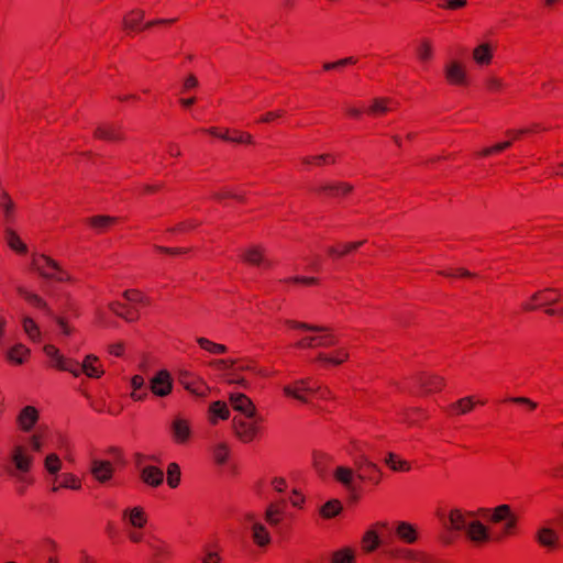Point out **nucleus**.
<instances>
[{"mask_svg": "<svg viewBox=\"0 0 563 563\" xmlns=\"http://www.w3.org/2000/svg\"><path fill=\"white\" fill-rule=\"evenodd\" d=\"M145 11L142 9H133L126 12L122 20V30L126 35H135L146 30Z\"/></svg>", "mask_w": 563, "mask_h": 563, "instance_id": "obj_14", "label": "nucleus"}, {"mask_svg": "<svg viewBox=\"0 0 563 563\" xmlns=\"http://www.w3.org/2000/svg\"><path fill=\"white\" fill-rule=\"evenodd\" d=\"M109 310L117 317L122 318L126 322H136L140 319V312L136 308L120 301L109 303Z\"/></svg>", "mask_w": 563, "mask_h": 563, "instance_id": "obj_34", "label": "nucleus"}, {"mask_svg": "<svg viewBox=\"0 0 563 563\" xmlns=\"http://www.w3.org/2000/svg\"><path fill=\"white\" fill-rule=\"evenodd\" d=\"M262 422L263 418L257 415L254 418L234 417L232 419L234 435L243 443H251L261 434Z\"/></svg>", "mask_w": 563, "mask_h": 563, "instance_id": "obj_7", "label": "nucleus"}, {"mask_svg": "<svg viewBox=\"0 0 563 563\" xmlns=\"http://www.w3.org/2000/svg\"><path fill=\"white\" fill-rule=\"evenodd\" d=\"M356 63H357V58L350 56V57L341 58L335 62H327L322 65V69L324 71L340 70L346 66L355 65Z\"/></svg>", "mask_w": 563, "mask_h": 563, "instance_id": "obj_61", "label": "nucleus"}, {"mask_svg": "<svg viewBox=\"0 0 563 563\" xmlns=\"http://www.w3.org/2000/svg\"><path fill=\"white\" fill-rule=\"evenodd\" d=\"M122 296L126 301L131 303H135L142 307H147L151 305L150 297L139 289H126Z\"/></svg>", "mask_w": 563, "mask_h": 563, "instance_id": "obj_49", "label": "nucleus"}, {"mask_svg": "<svg viewBox=\"0 0 563 563\" xmlns=\"http://www.w3.org/2000/svg\"><path fill=\"white\" fill-rule=\"evenodd\" d=\"M12 462L19 471L26 473L32 467L33 457L26 454L24 446L16 445L12 451Z\"/></svg>", "mask_w": 563, "mask_h": 563, "instance_id": "obj_39", "label": "nucleus"}, {"mask_svg": "<svg viewBox=\"0 0 563 563\" xmlns=\"http://www.w3.org/2000/svg\"><path fill=\"white\" fill-rule=\"evenodd\" d=\"M365 240L353 242H339L327 247L325 253L333 261L341 260L350 254L355 253L365 244Z\"/></svg>", "mask_w": 563, "mask_h": 563, "instance_id": "obj_23", "label": "nucleus"}, {"mask_svg": "<svg viewBox=\"0 0 563 563\" xmlns=\"http://www.w3.org/2000/svg\"><path fill=\"white\" fill-rule=\"evenodd\" d=\"M230 454V449L227 443H219L213 449V459L214 462L219 465H223L227 463Z\"/></svg>", "mask_w": 563, "mask_h": 563, "instance_id": "obj_64", "label": "nucleus"}, {"mask_svg": "<svg viewBox=\"0 0 563 563\" xmlns=\"http://www.w3.org/2000/svg\"><path fill=\"white\" fill-rule=\"evenodd\" d=\"M178 382L186 390L196 396L203 397L207 395L208 386L191 373H180Z\"/></svg>", "mask_w": 563, "mask_h": 563, "instance_id": "obj_26", "label": "nucleus"}, {"mask_svg": "<svg viewBox=\"0 0 563 563\" xmlns=\"http://www.w3.org/2000/svg\"><path fill=\"white\" fill-rule=\"evenodd\" d=\"M222 141L235 144H254V139L249 132L225 128Z\"/></svg>", "mask_w": 563, "mask_h": 563, "instance_id": "obj_43", "label": "nucleus"}, {"mask_svg": "<svg viewBox=\"0 0 563 563\" xmlns=\"http://www.w3.org/2000/svg\"><path fill=\"white\" fill-rule=\"evenodd\" d=\"M343 510L342 503L339 499H331L324 503L319 514L323 519H332Z\"/></svg>", "mask_w": 563, "mask_h": 563, "instance_id": "obj_48", "label": "nucleus"}, {"mask_svg": "<svg viewBox=\"0 0 563 563\" xmlns=\"http://www.w3.org/2000/svg\"><path fill=\"white\" fill-rule=\"evenodd\" d=\"M90 473L97 482L104 484L113 477L114 467L109 461L93 460L91 462Z\"/></svg>", "mask_w": 563, "mask_h": 563, "instance_id": "obj_29", "label": "nucleus"}, {"mask_svg": "<svg viewBox=\"0 0 563 563\" xmlns=\"http://www.w3.org/2000/svg\"><path fill=\"white\" fill-rule=\"evenodd\" d=\"M466 534L470 540L477 542L478 544L489 541L487 527L478 520H474L468 525Z\"/></svg>", "mask_w": 563, "mask_h": 563, "instance_id": "obj_40", "label": "nucleus"}, {"mask_svg": "<svg viewBox=\"0 0 563 563\" xmlns=\"http://www.w3.org/2000/svg\"><path fill=\"white\" fill-rule=\"evenodd\" d=\"M56 481H58V487L71 490L81 489V479L73 473H63L56 477Z\"/></svg>", "mask_w": 563, "mask_h": 563, "instance_id": "obj_50", "label": "nucleus"}, {"mask_svg": "<svg viewBox=\"0 0 563 563\" xmlns=\"http://www.w3.org/2000/svg\"><path fill=\"white\" fill-rule=\"evenodd\" d=\"M385 462L395 472H409L411 470L410 463L395 453H389Z\"/></svg>", "mask_w": 563, "mask_h": 563, "instance_id": "obj_54", "label": "nucleus"}, {"mask_svg": "<svg viewBox=\"0 0 563 563\" xmlns=\"http://www.w3.org/2000/svg\"><path fill=\"white\" fill-rule=\"evenodd\" d=\"M482 517L486 518L489 522L497 525L505 522L503 534L514 536L517 530L518 517L514 514L511 507L507 504H501L493 509H479Z\"/></svg>", "mask_w": 563, "mask_h": 563, "instance_id": "obj_6", "label": "nucleus"}, {"mask_svg": "<svg viewBox=\"0 0 563 563\" xmlns=\"http://www.w3.org/2000/svg\"><path fill=\"white\" fill-rule=\"evenodd\" d=\"M308 191L321 201L342 202L354 195L355 186L347 180L323 179L309 187Z\"/></svg>", "mask_w": 563, "mask_h": 563, "instance_id": "obj_1", "label": "nucleus"}, {"mask_svg": "<svg viewBox=\"0 0 563 563\" xmlns=\"http://www.w3.org/2000/svg\"><path fill=\"white\" fill-rule=\"evenodd\" d=\"M388 529V522L378 521L371 529H368L362 537V550L365 553H372L378 549L380 540L378 537V530Z\"/></svg>", "mask_w": 563, "mask_h": 563, "instance_id": "obj_24", "label": "nucleus"}, {"mask_svg": "<svg viewBox=\"0 0 563 563\" xmlns=\"http://www.w3.org/2000/svg\"><path fill=\"white\" fill-rule=\"evenodd\" d=\"M356 472L362 482L374 486L378 485L383 477L379 467L366 459H360L356 462Z\"/></svg>", "mask_w": 563, "mask_h": 563, "instance_id": "obj_15", "label": "nucleus"}, {"mask_svg": "<svg viewBox=\"0 0 563 563\" xmlns=\"http://www.w3.org/2000/svg\"><path fill=\"white\" fill-rule=\"evenodd\" d=\"M230 417V410L224 401L217 400L209 405L208 420L210 424L216 426L219 420H228Z\"/></svg>", "mask_w": 563, "mask_h": 563, "instance_id": "obj_38", "label": "nucleus"}, {"mask_svg": "<svg viewBox=\"0 0 563 563\" xmlns=\"http://www.w3.org/2000/svg\"><path fill=\"white\" fill-rule=\"evenodd\" d=\"M31 351L24 344L13 345L7 353V358L14 365H22L30 358Z\"/></svg>", "mask_w": 563, "mask_h": 563, "instance_id": "obj_44", "label": "nucleus"}, {"mask_svg": "<svg viewBox=\"0 0 563 563\" xmlns=\"http://www.w3.org/2000/svg\"><path fill=\"white\" fill-rule=\"evenodd\" d=\"M476 405L484 406L486 400H476L475 396H467L457 399L446 407V412L450 416H462L466 415L475 408Z\"/></svg>", "mask_w": 563, "mask_h": 563, "instance_id": "obj_25", "label": "nucleus"}, {"mask_svg": "<svg viewBox=\"0 0 563 563\" xmlns=\"http://www.w3.org/2000/svg\"><path fill=\"white\" fill-rule=\"evenodd\" d=\"M0 206L3 209L4 218L7 222L14 220V202L8 192L3 191L0 197Z\"/></svg>", "mask_w": 563, "mask_h": 563, "instance_id": "obj_59", "label": "nucleus"}, {"mask_svg": "<svg viewBox=\"0 0 563 563\" xmlns=\"http://www.w3.org/2000/svg\"><path fill=\"white\" fill-rule=\"evenodd\" d=\"M341 159V155L336 153H322L317 155H306L300 157V165L305 170L311 167H324L336 165Z\"/></svg>", "mask_w": 563, "mask_h": 563, "instance_id": "obj_17", "label": "nucleus"}, {"mask_svg": "<svg viewBox=\"0 0 563 563\" xmlns=\"http://www.w3.org/2000/svg\"><path fill=\"white\" fill-rule=\"evenodd\" d=\"M22 327L26 335L33 342H38L41 340V330L31 317H24L22 319Z\"/></svg>", "mask_w": 563, "mask_h": 563, "instance_id": "obj_57", "label": "nucleus"}, {"mask_svg": "<svg viewBox=\"0 0 563 563\" xmlns=\"http://www.w3.org/2000/svg\"><path fill=\"white\" fill-rule=\"evenodd\" d=\"M347 360H349V352L344 347L338 349L329 354L320 353L316 357V362H321L323 364L333 365V366L341 365L344 362H346Z\"/></svg>", "mask_w": 563, "mask_h": 563, "instance_id": "obj_42", "label": "nucleus"}, {"mask_svg": "<svg viewBox=\"0 0 563 563\" xmlns=\"http://www.w3.org/2000/svg\"><path fill=\"white\" fill-rule=\"evenodd\" d=\"M140 477L147 486L158 487L164 482V472L157 466L148 465L142 468Z\"/></svg>", "mask_w": 563, "mask_h": 563, "instance_id": "obj_37", "label": "nucleus"}, {"mask_svg": "<svg viewBox=\"0 0 563 563\" xmlns=\"http://www.w3.org/2000/svg\"><path fill=\"white\" fill-rule=\"evenodd\" d=\"M320 278L316 276H290L279 279L280 284L301 286V287H314L320 285Z\"/></svg>", "mask_w": 563, "mask_h": 563, "instance_id": "obj_47", "label": "nucleus"}, {"mask_svg": "<svg viewBox=\"0 0 563 563\" xmlns=\"http://www.w3.org/2000/svg\"><path fill=\"white\" fill-rule=\"evenodd\" d=\"M251 539L253 543L262 550H266L272 543V537L268 529L260 521H254L252 523Z\"/></svg>", "mask_w": 563, "mask_h": 563, "instance_id": "obj_30", "label": "nucleus"}, {"mask_svg": "<svg viewBox=\"0 0 563 563\" xmlns=\"http://www.w3.org/2000/svg\"><path fill=\"white\" fill-rule=\"evenodd\" d=\"M283 391L285 396L295 398L303 404L309 402L314 397L327 399L331 394L328 387L318 385L317 382L311 378L297 380L290 385H286L283 388Z\"/></svg>", "mask_w": 563, "mask_h": 563, "instance_id": "obj_4", "label": "nucleus"}, {"mask_svg": "<svg viewBox=\"0 0 563 563\" xmlns=\"http://www.w3.org/2000/svg\"><path fill=\"white\" fill-rule=\"evenodd\" d=\"M334 479L350 488L353 481V471L346 466H338L333 473Z\"/></svg>", "mask_w": 563, "mask_h": 563, "instance_id": "obj_58", "label": "nucleus"}, {"mask_svg": "<svg viewBox=\"0 0 563 563\" xmlns=\"http://www.w3.org/2000/svg\"><path fill=\"white\" fill-rule=\"evenodd\" d=\"M230 404L235 411H240L246 418H254L256 407L253 401L244 394L232 393L229 397Z\"/></svg>", "mask_w": 563, "mask_h": 563, "instance_id": "obj_28", "label": "nucleus"}, {"mask_svg": "<svg viewBox=\"0 0 563 563\" xmlns=\"http://www.w3.org/2000/svg\"><path fill=\"white\" fill-rule=\"evenodd\" d=\"M62 461L56 453H49L44 461L45 470L53 475H56L62 468Z\"/></svg>", "mask_w": 563, "mask_h": 563, "instance_id": "obj_63", "label": "nucleus"}, {"mask_svg": "<svg viewBox=\"0 0 563 563\" xmlns=\"http://www.w3.org/2000/svg\"><path fill=\"white\" fill-rule=\"evenodd\" d=\"M396 537L406 544H413L418 541V531L413 523L408 521L395 522Z\"/></svg>", "mask_w": 563, "mask_h": 563, "instance_id": "obj_33", "label": "nucleus"}, {"mask_svg": "<svg viewBox=\"0 0 563 563\" xmlns=\"http://www.w3.org/2000/svg\"><path fill=\"white\" fill-rule=\"evenodd\" d=\"M85 374L89 378H100L104 374V369L98 356L88 354L85 356L82 363L77 361V371L74 377H79Z\"/></svg>", "mask_w": 563, "mask_h": 563, "instance_id": "obj_16", "label": "nucleus"}, {"mask_svg": "<svg viewBox=\"0 0 563 563\" xmlns=\"http://www.w3.org/2000/svg\"><path fill=\"white\" fill-rule=\"evenodd\" d=\"M150 389L157 397H166L173 390L172 375L167 369H161L150 380Z\"/></svg>", "mask_w": 563, "mask_h": 563, "instance_id": "obj_18", "label": "nucleus"}, {"mask_svg": "<svg viewBox=\"0 0 563 563\" xmlns=\"http://www.w3.org/2000/svg\"><path fill=\"white\" fill-rule=\"evenodd\" d=\"M15 291L18 296L32 308L43 311L48 317H54V312L46 300L36 292H33L23 286H18Z\"/></svg>", "mask_w": 563, "mask_h": 563, "instance_id": "obj_20", "label": "nucleus"}, {"mask_svg": "<svg viewBox=\"0 0 563 563\" xmlns=\"http://www.w3.org/2000/svg\"><path fill=\"white\" fill-rule=\"evenodd\" d=\"M196 341L202 350L209 352L210 354L220 355L227 353L228 351V347L224 344L212 342L211 340L203 336L197 338Z\"/></svg>", "mask_w": 563, "mask_h": 563, "instance_id": "obj_51", "label": "nucleus"}, {"mask_svg": "<svg viewBox=\"0 0 563 563\" xmlns=\"http://www.w3.org/2000/svg\"><path fill=\"white\" fill-rule=\"evenodd\" d=\"M548 129L543 126L541 123H532L529 126L521 129H509L505 132V136L507 137L505 141L498 142L492 146L484 147L474 153V156L477 158L488 157L498 153H501L508 148H510L516 142L521 141L523 137L541 133L547 131Z\"/></svg>", "mask_w": 563, "mask_h": 563, "instance_id": "obj_2", "label": "nucleus"}, {"mask_svg": "<svg viewBox=\"0 0 563 563\" xmlns=\"http://www.w3.org/2000/svg\"><path fill=\"white\" fill-rule=\"evenodd\" d=\"M473 512H464L461 509H452L449 514V523L446 528L450 530L460 531L465 529L467 517H472Z\"/></svg>", "mask_w": 563, "mask_h": 563, "instance_id": "obj_46", "label": "nucleus"}, {"mask_svg": "<svg viewBox=\"0 0 563 563\" xmlns=\"http://www.w3.org/2000/svg\"><path fill=\"white\" fill-rule=\"evenodd\" d=\"M561 298V292L554 288H545L534 292L529 299L521 303L523 312H531L542 307H547L558 302Z\"/></svg>", "mask_w": 563, "mask_h": 563, "instance_id": "obj_9", "label": "nucleus"}, {"mask_svg": "<svg viewBox=\"0 0 563 563\" xmlns=\"http://www.w3.org/2000/svg\"><path fill=\"white\" fill-rule=\"evenodd\" d=\"M484 88L488 93H500L505 90L506 84L503 78L490 75L484 79Z\"/></svg>", "mask_w": 563, "mask_h": 563, "instance_id": "obj_56", "label": "nucleus"}, {"mask_svg": "<svg viewBox=\"0 0 563 563\" xmlns=\"http://www.w3.org/2000/svg\"><path fill=\"white\" fill-rule=\"evenodd\" d=\"M238 260L242 265L249 268L268 271L274 266V263L268 257L267 247L262 243H252L240 249Z\"/></svg>", "mask_w": 563, "mask_h": 563, "instance_id": "obj_5", "label": "nucleus"}, {"mask_svg": "<svg viewBox=\"0 0 563 563\" xmlns=\"http://www.w3.org/2000/svg\"><path fill=\"white\" fill-rule=\"evenodd\" d=\"M4 239L8 246L19 255L27 253V245L21 240L19 234L11 228L5 229Z\"/></svg>", "mask_w": 563, "mask_h": 563, "instance_id": "obj_45", "label": "nucleus"}, {"mask_svg": "<svg viewBox=\"0 0 563 563\" xmlns=\"http://www.w3.org/2000/svg\"><path fill=\"white\" fill-rule=\"evenodd\" d=\"M443 78L451 87L466 88L471 84L467 66L460 59H450L444 64Z\"/></svg>", "mask_w": 563, "mask_h": 563, "instance_id": "obj_8", "label": "nucleus"}, {"mask_svg": "<svg viewBox=\"0 0 563 563\" xmlns=\"http://www.w3.org/2000/svg\"><path fill=\"white\" fill-rule=\"evenodd\" d=\"M45 355L49 358V367L60 372H68L71 375H76L77 361L71 357H67L60 353V351L54 344H46L43 347Z\"/></svg>", "mask_w": 563, "mask_h": 563, "instance_id": "obj_10", "label": "nucleus"}, {"mask_svg": "<svg viewBox=\"0 0 563 563\" xmlns=\"http://www.w3.org/2000/svg\"><path fill=\"white\" fill-rule=\"evenodd\" d=\"M559 534L551 528H541L536 533V541L548 551H555L559 549Z\"/></svg>", "mask_w": 563, "mask_h": 563, "instance_id": "obj_35", "label": "nucleus"}, {"mask_svg": "<svg viewBox=\"0 0 563 563\" xmlns=\"http://www.w3.org/2000/svg\"><path fill=\"white\" fill-rule=\"evenodd\" d=\"M32 266L44 279L68 284H75L77 282L76 278L59 264V262L48 255H33Z\"/></svg>", "mask_w": 563, "mask_h": 563, "instance_id": "obj_3", "label": "nucleus"}, {"mask_svg": "<svg viewBox=\"0 0 563 563\" xmlns=\"http://www.w3.org/2000/svg\"><path fill=\"white\" fill-rule=\"evenodd\" d=\"M390 102L388 98H375L366 112L371 115H383L390 110Z\"/></svg>", "mask_w": 563, "mask_h": 563, "instance_id": "obj_53", "label": "nucleus"}, {"mask_svg": "<svg viewBox=\"0 0 563 563\" xmlns=\"http://www.w3.org/2000/svg\"><path fill=\"white\" fill-rule=\"evenodd\" d=\"M38 410L33 406H25L19 413L16 422L24 432H30L38 420Z\"/></svg>", "mask_w": 563, "mask_h": 563, "instance_id": "obj_36", "label": "nucleus"}, {"mask_svg": "<svg viewBox=\"0 0 563 563\" xmlns=\"http://www.w3.org/2000/svg\"><path fill=\"white\" fill-rule=\"evenodd\" d=\"M146 543L151 551L150 563H166L172 560V549L165 541L153 538Z\"/></svg>", "mask_w": 563, "mask_h": 563, "instance_id": "obj_21", "label": "nucleus"}, {"mask_svg": "<svg viewBox=\"0 0 563 563\" xmlns=\"http://www.w3.org/2000/svg\"><path fill=\"white\" fill-rule=\"evenodd\" d=\"M199 225L200 222L197 220L188 219L168 228L167 232L173 234H185L195 231Z\"/></svg>", "mask_w": 563, "mask_h": 563, "instance_id": "obj_55", "label": "nucleus"}, {"mask_svg": "<svg viewBox=\"0 0 563 563\" xmlns=\"http://www.w3.org/2000/svg\"><path fill=\"white\" fill-rule=\"evenodd\" d=\"M154 251L159 254L180 256L190 254L194 251V247H168L162 245H154Z\"/></svg>", "mask_w": 563, "mask_h": 563, "instance_id": "obj_62", "label": "nucleus"}, {"mask_svg": "<svg viewBox=\"0 0 563 563\" xmlns=\"http://www.w3.org/2000/svg\"><path fill=\"white\" fill-rule=\"evenodd\" d=\"M331 563H355V551L345 547L331 554Z\"/></svg>", "mask_w": 563, "mask_h": 563, "instance_id": "obj_52", "label": "nucleus"}, {"mask_svg": "<svg viewBox=\"0 0 563 563\" xmlns=\"http://www.w3.org/2000/svg\"><path fill=\"white\" fill-rule=\"evenodd\" d=\"M121 520L130 528L143 529L147 525L148 517L143 507L135 506L125 508L121 514Z\"/></svg>", "mask_w": 563, "mask_h": 563, "instance_id": "obj_22", "label": "nucleus"}, {"mask_svg": "<svg viewBox=\"0 0 563 563\" xmlns=\"http://www.w3.org/2000/svg\"><path fill=\"white\" fill-rule=\"evenodd\" d=\"M319 332L322 334L302 338L296 343V346L299 349L330 347L338 343V338L331 329L323 327V330Z\"/></svg>", "mask_w": 563, "mask_h": 563, "instance_id": "obj_12", "label": "nucleus"}, {"mask_svg": "<svg viewBox=\"0 0 563 563\" xmlns=\"http://www.w3.org/2000/svg\"><path fill=\"white\" fill-rule=\"evenodd\" d=\"M181 472L177 463H169L167 466V485L170 488H177L180 484Z\"/></svg>", "mask_w": 563, "mask_h": 563, "instance_id": "obj_60", "label": "nucleus"}, {"mask_svg": "<svg viewBox=\"0 0 563 563\" xmlns=\"http://www.w3.org/2000/svg\"><path fill=\"white\" fill-rule=\"evenodd\" d=\"M286 508H287L286 499H277V500L271 501L267 505L265 512H264L265 522L272 528H275L278 525H280L285 520Z\"/></svg>", "mask_w": 563, "mask_h": 563, "instance_id": "obj_19", "label": "nucleus"}, {"mask_svg": "<svg viewBox=\"0 0 563 563\" xmlns=\"http://www.w3.org/2000/svg\"><path fill=\"white\" fill-rule=\"evenodd\" d=\"M172 439L176 444H186L191 437V427L188 420L177 417L170 426Z\"/></svg>", "mask_w": 563, "mask_h": 563, "instance_id": "obj_27", "label": "nucleus"}, {"mask_svg": "<svg viewBox=\"0 0 563 563\" xmlns=\"http://www.w3.org/2000/svg\"><path fill=\"white\" fill-rule=\"evenodd\" d=\"M496 51L497 44L494 42H482L472 49V60L477 67H488L493 63Z\"/></svg>", "mask_w": 563, "mask_h": 563, "instance_id": "obj_13", "label": "nucleus"}, {"mask_svg": "<svg viewBox=\"0 0 563 563\" xmlns=\"http://www.w3.org/2000/svg\"><path fill=\"white\" fill-rule=\"evenodd\" d=\"M412 382L417 386V393L420 395H428L431 393L441 391L446 383L445 378L431 373H418L412 376Z\"/></svg>", "mask_w": 563, "mask_h": 563, "instance_id": "obj_11", "label": "nucleus"}, {"mask_svg": "<svg viewBox=\"0 0 563 563\" xmlns=\"http://www.w3.org/2000/svg\"><path fill=\"white\" fill-rule=\"evenodd\" d=\"M93 135L96 139L107 142H122L125 140V134L122 129L112 124H103L98 126L95 130Z\"/></svg>", "mask_w": 563, "mask_h": 563, "instance_id": "obj_32", "label": "nucleus"}, {"mask_svg": "<svg viewBox=\"0 0 563 563\" xmlns=\"http://www.w3.org/2000/svg\"><path fill=\"white\" fill-rule=\"evenodd\" d=\"M119 221V218L107 214L92 216L86 220L88 227L98 234L108 232L112 227L117 225Z\"/></svg>", "mask_w": 563, "mask_h": 563, "instance_id": "obj_31", "label": "nucleus"}, {"mask_svg": "<svg viewBox=\"0 0 563 563\" xmlns=\"http://www.w3.org/2000/svg\"><path fill=\"white\" fill-rule=\"evenodd\" d=\"M416 57L421 64H429L434 58L432 40L422 37L416 47Z\"/></svg>", "mask_w": 563, "mask_h": 563, "instance_id": "obj_41", "label": "nucleus"}]
</instances>
